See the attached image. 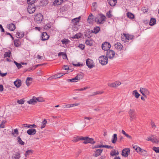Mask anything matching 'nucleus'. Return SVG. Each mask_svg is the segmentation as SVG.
Masks as SVG:
<instances>
[{
    "mask_svg": "<svg viewBox=\"0 0 159 159\" xmlns=\"http://www.w3.org/2000/svg\"><path fill=\"white\" fill-rule=\"evenodd\" d=\"M129 115L135 114V111L134 109H130L129 110Z\"/></svg>",
    "mask_w": 159,
    "mask_h": 159,
    "instance_id": "obj_45",
    "label": "nucleus"
},
{
    "mask_svg": "<svg viewBox=\"0 0 159 159\" xmlns=\"http://www.w3.org/2000/svg\"><path fill=\"white\" fill-rule=\"evenodd\" d=\"M80 105V103H74V104H70V107H72L75 106H79Z\"/></svg>",
    "mask_w": 159,
    "mask_h": 159,
    "instance_id": "obj_57",
    "label": "nucleus"
},
{
    "mask_svg": "<svg viewBox=\"0 0 159 159\" xmlns=\"http://www.w3.org/2000/svg\"><path fill=\"white\" fill-rule=\"evenodd\" d=\"M130 150L129 148H126L123 149L122 152V155L124 157H127L129 155Z\"/></svg>",
    "mask_w": 159,
    "mask_h": 159,
    "instance_id": "obj_10",
    "label": "nucleus"
},
{
    "mask_svg": "<svg viewBox=\"0 0 159 159\" xmlns=\"http://www.w3.org/2000/svg\"><path fill=\"white\" fill-rule=\"evenodd\" d=\"M83 140H84V141L83 142V143L84 144H86L88 143L94 144L95 143V142L94 141L93 139L92 138L83 137Z\"/></svg>",
    "mask_w": 159,
    "mask_h": 159,
    "instance_id": "obj_5",
    "label": "nucleus"
},
{
    "mask_svg": "<svg viewBox=\"0 0 159 159\" xmlns=\"http://www.w3.org/2000/svg\"><path fill=\"white\" fill-rule=\"evenodd\" d=\"M119 154V152L118 151L117 152H116V151L115 150H113L110 153L111 155L112 156H114L115 155H117Z\"/></svg>",
    "mask_w": 159,
    "mask_h": 159,
    "instance_id": "obj_39",
    "label": "nucleus"
},
{
    "mask_svg": "<svg viewBox=\"0 0 159 159\" xmlns=\"http://www.w3.org/2000/svg\"><path fill=\"white\" fill-rule=\"evenodd\" d=\"M19 134L17 129H14V132L12 133V134L15 137H16Z\"/></svg>",
    "mask_w": 159,
    "mask_h": 159,
    "instance_id": "obj_37",
    "label": "nucleus"
},
{
    "mask_svg": "<svg viewBox=\"0 0 159 159\" xmlns=\"http://www.w3.org/2000/svg\"><path fill=\"white\" fill-rule=\"evenodd\" d=\"M140 91L142 94L144 96L146 97L145 94L148 95L149 92L147 89L145 88H140Z\"/></svg>",
    "mask_w": 159,
    "mask_h": 159,
    "instance_id": "obj_11",
    "label": "nucleus"
},
{
    "mask_svg": "<svg viewBox=\"0 0 159 159\" xmlns=\"http://www.w3.org/2000/svg\"><path fill=\"white\" fill-rule=\"evenodd\" d=\"M84 75L83 73H80L78 74L76 77L71 79H68V80H80L83 78Z\"/></svg>",
    "mask_w": 159,
    "mask_h": 159,
    "instance_id": "obj_16",
    "label": "nucleus"
},
{
    "mask_svg": "<svg viewBox=\"0 0 159 159\" xmlns=\"http://www.w3.org/2000/svg\"><path fill=\"white\" fill-rule=\"evenodd\" d=\"M35 10V7L34 4H28L27 10L30 14L33 13Z\"/></svg>",
    "mask_w": 159,
    "mask_h": 159,
    "instance_id": "obj_7",
    "label": "nucleus"
},
{
    "mask_svg": "<svg viewBox=\"0 0 159 159\" xmlns=\"http://www.w3.org/2000/svg\"><path fill=\"white\" fill-rule=\"evenodd\" d=\"M81 35L80 34H76L73 37V38H77V39H79V38H81Z\"/></svg>",
    "mask_w": 159,
    "mask_h": 159,
    "instance_id": "obj_60",
    "label": "nucleus"
},
{
    "mask_svg": "<svg viewBox=\"0 0 159 159\" xmlns=\"http://www.w3.org/2000/svg\"><path fill=\"white\" fill-rule=\"evenodd\" d=\"M100 30V28L99 27H97L95 28H94L92 31L93 33H94L95 34H97L98 33Z\"/></svg>",
    "mask_w": 159,
    "mask_h": 159,
    "instance_id": "obj_36",
    "label": "nucleus"
},
{
    "mask_svg": "<svg viewBox=\"0 0 159 159\" xmlns=\"http://www.w3.org/2000/svg\"><path fill=\"white\" fill-rule=\"evenodd\" d=\"M14 63L16 65L18 69L22 67L21 64L18 63L16 61H14Z\"/></svg>",
    "mask_w": 159,
    "mask_h": 159,
    "instance_id": "obj_50",
    "label": "nucleus"
},
{
    "mask_svg": "<svg viewBox=\"0 0 159 159\" xmlns=\"http://www.w3.org/2000/svg\"><path fill=\"white\" fill-rule=\"evenodd\" d=\"M14 83L17 88H19L21 84V80H16L14 82Z\"/></svg>",
    "mask_w": 159,
    "mask_h": 159,
    "instance_id": "obj_25",
    "label": "nucleus"
},
{
    "mask_svg": "<svg viewBox=\"0 0 159 159\" xmlns=\"http://www.w3.org/2000/svg\"><path fill=\"white\" fill-rule=\"evenodd\" d=\"M69 41V40L65 39H64L62 41L63 44H67L68 43Z\"/></svg>",
    "mask_w": 159,
    "mask_h": 159,
    "instance_id": "obj_58",
    "label": "nucleus"
},
{
    "mask_svg": "<svg viewBox=\"0 0 159 159\" xmlns=\"http://www.w3.org/2000/svg\"><path fill=\"white\" fill-rule=\"evenodd\" d=\"M107 1L111 6H114L117 2L116 0H107Z\"/></svg>",
    "mask_w": 159,
    "mask_h": 159,
    "instance_id": "obj_24",
    "label": "nucleus"
},
{
    "mask_svg": "<svg viewBox=\"0 0 159 159\" xmlns=\"http://www.w3.org/2000/svg\"><path fill=\"white\" fill-rule=\"evenodd\" d=\"M85 43L87 45H89V46H91L92 45L91 41L89 40H86L85 42Z\"/></svg>",
    "mask_w": 159,
    "mask_h": 159,
    "instance_id": "obj_59",
    "label": "nucleus"
},
{
    "mask_svg": "<svg viewBox=\"0 0 159 159\" xmlns=\"http://www.w3.org/2000/svg\"><path fill=\"white\" fill-rule=\"evenodd\" d=\"M146 140L147 141H150L153 143H159V141L155 137V136L153 135H152L151 136L148 137Z\"/></svg>",
    "mask_w": 159,
    "mask_h": 159,
    "instance_id": "obj_4",
    "label": "nucleus"
},
{
    "mask_svg": "<svg viewBox=\"0 0 159 159\" xmlns=\"http://www.w3.org/2000/svg\"><path fill=\"white\" fill-rule=\"evenodd\" d=\"M108 148L112 149L113 148V147L109 145H96L94 146V147H93V148Z\"/></svg>",
    "mask_w": 159,
    "mask_h": 159,
    "instance_id": "obj_14",
    "label": "nucleus"
},
{
    "mask_svg": "<svg viewBox=\"0 0 159 159\" xmlns=\"http://www.w3.org/2000/svg\"><path fill=\"white\" fill-rule=\"evenodd\" d=\"M111 11H109L107 13V16L108 18L111 17L112 15L111 14Z\"/></svg>",
    "mask_w": 159,
    "mask_h": 159,
    "instance_id": "obj_61",
    "label": "nucleus"
},
{
    "mask_svg": "<svg viewBox=\"0 0 159 159\" xmlns=\"http://www.w3.org/2000/svg\"><path fill=\"white\" fill-rule=\"evenodd\" d=\"M86 64L88 67L90 68H92L94 66L93 60L89 58L86 60Z\"/></svg>",
    "mask_w": 159,
    "mask_h": 159,
    "instance_id": "obj_9",
    "label": "nucleus"
},
{
    "mask_svg": "<svg viewBox=\"0 0 159 159\" xmlns=\"http://www.w3.org/2000/svg\"><path fill=\"white\" fill-rule=\"evenodd\" d=\"M92 117H86V116H85L84 117V121L85 123H88V121H86V120H90L92 119Z\"/></svg>",
    "mask_w": 159,
    "mask_h": 159,
    "instance_id": "obj_51",
    "label": "nucleus"
},
{
    "mask_svg": "<svg viewBox=\"0 0 159 159\" xmlns=\"http://www.w3.org/2000/svg\"><path fill=\"white\" fill-rule=\"evenodd\" d=\"M19 44V41L18 39H16L14 41V44L16 47H18Z\"/></svg>",
    "mask_w": 159,
    "mask_h": 159,
    "instance_id": "obj_43",
    "label": "nucleus"
},
{
    "mask_svg": "<svg viewBox=\"0 0 159 159\" xmlns=\"http://www.w3.org/2000/svg\"><path fill=\"white\" fill-rule=\"evenodd\" d=\"M63 2V0H56L53 2V4L55 6H57L61 5Z\"/></svg>",
    "mask_w": 159,
    "mask_h": 159,
    "instance_id": "obj_27",
    "label": "nucleus"
},
{
    "mask_svg": "<svg viewBox=\"0 0 159 159\" xmlns=\"http://www.w3.org/2000/svg\"><path fill=\"white\" fill-rule=\"evenodd\" d=\"M152 149L156 153H159V147H153Z\"/></svg>",
    "mask_w": 159,
    "mask_h": 159,
    "instance_id": "obj_54",
    "label": "nucleus"
},
{
    "mask_svg": "<svg viewBox=\"0 0 159 159\" xmlns=\"http://www.w3.org/2000/svg\"><path fill=\"white\" fill-rule=\"evenodd\" d=\"M93 19V15L92 14H90L88 18V21L89 23H91L92 22Z\"/></svg>",
    "mask_w": 159,
    "mask_h": 159,
    "instance_id": "obj_32",
    "label": "nucleus"
},
{
    "mask_svg": "<svg viewBox=\"0 0 159 159\" xmlns=\"http://www.w3.org/2000/svg\"><path fill=\"white\" fill-rule=\"evenodd\" d=\"M64 74L63 73H60L58 74H56L57 78V79L60 78L61 77L64 75Z\"/></svg>",
    "mask_w": 159,
    "mask_h": 159,
    "instance_id": "obj_56",
    "label": "nucleus"
},
{
    "mask_svg": "<svg viewBox=\"0 0 159 159\" xmlns=\"http://www.w3.org/2000/svg\"><path fill=\"white\" fill-rule=\"evenodd\" d=\"M117 134H114L112 136V138L111 140L112 143H115L117 140Z\"/></svg>",
    "mask_w": 159,
    "mask_h": 159,
    "instance_id": "obj_26",
    "label": "nucleus"
},
{
    "mask_svg": "<svg viewBox=\"0 0 159 159\" xmlns=\"http://www.w3.org/2000/svg\"><path fill=\"white\" fill-rule=\"evenodd\" d=\"M128 17L131 19H133L134 18V15L130 12H128L127 14Z\"/></svg>",
    "mask_w": 159,
    "mask_h": 159,
    "instance_id": "obj_41",
    "label": "nucleus"
},
{
    "mask_svg": "<svg viewBox=\"0 0 159 159\" xmlns=\"http://www.w3.org/2000/svg\"><path fill=\"white\" fill-rule=\"evenodd\" d=\"M37 102H42L44 101V100L41 97H36Z\"/></svg>",
    "mask_w": 159,
    "mask_h": 159,
    "instance_id": "obj_42",
    "label": "nucleus"
},
{
    "mask_svg": "<svg viewBox=\"0 0 159 159\" xmlns=\"http://www.w3.org/2000/svg\"><path fill=\"white\" fill-rule=\"evenodd\" d=\"M47 122V120L46 119H44L43 120L42 122L41 125L40 127V128L41 129L44 128L46 126Z\"/></svg>",
    "mask_w": 159,
    "mask_h": 159,
    "instance_id": "obj_30",
    "label": "nucleus"
},
{
    "mask_svg": "<svg viewBox=\"0 0 159 159\" xmlns=\"http://www.w3.org/2000/svg\"><path fill=\"white\" fill-rule=\"evenodd\" d=\"M107 57L109 59H113L115 56V52L112 50H108L107 52Z\"/></svg>",
    "mask_w": 159,
    "mask_h": 159,
    "instance_id": "obj_6",
    "label": "nucleus"
},
{
    "mask_svg": "<svg viewBox=\"0 0 159 159\" xmlns=\"http://www.w3.org/2000/svg\"><path fill=\"white\" fill-rule=\"evenodd\" d=\"M25 82L26 85L29 86L32 83V80H25Z\"/></svg>",
    "mask_w": 159,
    "mask_h": 159,
    "instance_id": "obj_53",
    "label": "nucleus"
},
{
    "mask_svg": "<svg viewBox=\"0 0 159 159\" xmlns=\"http://www.w3.org/2000/svg\"><path fill=\"white\" fill-rule=\"evenodd\" d=\"M83 137L81 136H78L77 137H74L73 139L72 140V141L73 142H76L79 141L80 140H83Z\"/></svg>",
    "mask_w": 159,
    "mask_h": 159,
    "instance_id": "obj_20",
    "label": "nucleus"
},
{
    "mask_svg": "<svg viewBox=\"0 0 159 159\" xmlns=\"http://www.w3.org/2000/svg\"><path fill=\"white\" fill-rule=\"evenodd\" d=\"M129 116L130 117V120H131V121L133 120H134L136 118L135 114L131 115H129Z\"/></svg>",
    "mask_w": 159,
    "mask_h": 159,
    "instance_id": "obj_52",
    "label": "nucleus"
},
{
    "mask_svg": "<svg viewBox=\"0 0 159 159\" xmlns=\"http://www.w3.org/2000/svg\"><path fill=\"white\" fill-rule=\"evenodd\" d=\"M138 150L137 151V152L141 153V154L145 155L147 154V151L143 149H142L141 148L138 147Z\"/></svg>",
    "mask_w": 159,
    "mask_h": 159,
    "instance_id": "obj_19",
    "label": "nucleus"
},
{
    "mask_svg": "<svg viewBox=\"0 0 159 159\" xmlns=\"http://www.w3.org/2000/svg\"><path fill=\"white\" fill-rule=\"evenodd\" d=\"M28 127L29 128H31V129H33V128H36V125L34 124H33L32 125H28Z\"/></svg>",
    "mask_w": 159,
    "mask_h": 159,
    "instance_id": "obj_64",
    "label": "nucleus"
},
{
    "mask_svg": "<svg viewBox=\"0 0 159 159\" xmlns=\"http://www.w3.org/2000/svg\"><path fill=\"white\" fill-rule=\"evenodd\" d=\"M27 102L30 104H34L35 103H36V97L34 96L30 100L28 101Z\"/></svg>",
    "mask_w": 159,
    "mask_h": 159,
    "instance_id": "obj_15",
    "label": "nucleus"
},
{
    "mask_svg": "<svg viewBox=\"0 0 159 159\" xmlns=\"http://www.w3.org/2000/svg\"><path fill=\"white\" fill-rule=\"evenodd\" d=\"M103 149H95L93 156L95 157H97L100 155Z\"/></svg>",
    "mask_w": 159,
    "mask_h": 159,
    "instance_id": "obj_12",
    "label": "nucleus"
},
{
    "mask_svg": "<svg viewBox=\"0 0 159 159\" xmlns=\"http://www.w3.org/2000/svg\"><path fill=\"white\" fill-rule=\"evenodd\" d=\"M111 45L110 43L107 42H105L102 45V49L104 50L108 51L111 48Z\"/></svg>",
    "mask_w": 159,
    "mask_h": 159,
    "instance_id": "obj_8",
    "label": "nucleus"
},
{
    "mask_svg": "<svg viewBox=\"0 0 159 159\" xmlns=\"http://www.w3.org/2000/svg\"><path fill=\"white\" fill-rule=\"evenodd\" d=\"M133 95L134 96L137 98H138L140 96L139 94L137 92L136 90H134L133 92Z\"/></svg>",
    "mask_w": 159,
    "mask_h": 159,
    "instance_id": "obj_31",
    "label": "nucleus"
},
{
    "mask_svg": "<svg viewBox=\"0 0 159 159\" xmlns=\"http://www.w3.org/2000/svg\"><path fill=\"white\" fill-rule=\"evenodd\" d=\"M114 83L116 84V87L117 86H119L121 84V83L120 82L118 81H116L115 82H114Z\"/></svg>",
    "mask_w": 159,
    "mask_h": 159,
    "instance_id": "obj_62",
    "label": "nucleus"
},
{
    "mask_svg": "<svg viewBox=\"0 0 159 159\" xmlns=\"http://www.w3.org/2000/svg\"><path fill=\"white\" fill-rule=\"evenodd\" d=\"M156 20L154 18H151L149 22V25L151 26H153L156 24Z\"/></svg>",
    "mask_w": 159,
    "mask_h": 159,
    "instance_id": "obj_29",
    "label": "nucleus"
},
{
    "mask_svg": "<svg viewBox=\"0 0 159 159\" xmlns=\"http://www.w3.org/2000/svg\"><path fill=\"white\" fill-rule=\"evenodd\" d=\"M17 142L18 143L21 145H24L25 144V142L23 141L20 136H18L17 138Z\"/></svg>",
    "mask_w": 159,
    "mask_h": 159,
    "instance_id": "obj_35",
    "label": "nucleus"
},
{
    "mask_svg": "<svg viewBox=\"0 0 159 159\" xmlns=\"http://www.w3.org/2000/svg\"><path fill=\"white\" fill-rule=\"evenodd\" d=\"M80 17L79 16L78 18H76L73 19L72 20V21L74 22L75 23H76L79 21L80 20Z\"/></svg>",
    "mask_w": 159,
    "mask_h": 159,
    "instance_id": "obj_47",
    "label": "nucleus"
},
{
    "mask_svg": "<svg viewBox=\"0 0 159 159\" xmlns=\"http://www.w3.org/2000/svg\"><path fill=\"white\" fill-rule=\"evenodd\" d=\"M108 85L110 87L112 88H115L116 87V85L114 83H108Z\"/></svg>",
    "mask_w": 159,
    "mask_h": 159,
    "instance_id": "obj_46",
    "label": "nucleus"
},
{
    "mask_svg": "<svg viewBox=\"0 0 159 159\" xmlns=\"http://www.w3.org/2000/svg\"><path fill=\"white\" fill-rule=\"evenodd\" d=\"M36 132V130L35 129H28L27 132V133L29 135L35 134Z\"/></svg>",
    "mask_w": 159,
    "mask_h": 159,
    "instance_id": "obj_18",
    "label": "nucleus"
},
{
    "mask_svg": "<svg viewBox=\"0 0 159 159\" xmlns=\"http://www.w3.org/2000/svg\"><path fill=\"white\" fill-rule=\"evenodd\" d=\"M123 36L125 38V39L129 40V39H132L134 37L132 35H130L128 34H124Z\"/></svg>",
    "mask_w": 159,
    "mask_h": 159,
    "instance_id": "obj_22",
    "label": "nucleus"
},
{
    "mask_svg": "<svg viewBox=\"0 0 159 159\" xmlns=\"http://www.w3.org/2000/svg\"><path fill=\"white\" fill-rule=\"evenodd\" d=\"M151 125L152 128L155 129L156 127V126L154 122L152 120H151Z\"/></svg>",
    "mask_w": 159,
    "mask_h": 159,
    "instance_id": "obj_55",
    "label": "nucleus"
},
{
    "mask_svg": "<svg viewBox=\"0 0 159 159\" xmlns=\"http://www.w3.org/2000/svg\"><path fill=\"white\" fill-rule=\"evenodd\" d=\"M34 20L38 23H40L43 20V16L41 13H39L34 17Z\"/></svg>",
    "mask_w": 159,
    "mask_h": 159,
    "instance_id": "obj_3",
    "label": "nucleus"
},
{
    "mask_svg": "<svg viewBox=\"0 0 159 159\" xmlns=\"http://www.w3.org/2000/svg\"><path fill=\"white\" fill-rule=\"evenodd\" d=\"M49 38V35L45 32H43L42 34V39L44 41L48 39Z\"/></svg>",
    "mask_w": 159,
    "mask_h": 159,
    "instance_id": "obj_17",
    "label": "nucleus"
},
{
    "mask_svg": "<svg viewBox=\"0 0 159 159\" xmlns=\"http://www.w3.org/2000/svg\"><path fill=\"white\" fill-rule=\"evenodd\" d=\"M33 153V151L32 150H28L26 151L25 154V156L26 157H28L30 155L32 154Z\"/></svg>",
    "mask_w": 159,
    "mask_h": 159,
    "instance_id": "obj_28",
    "label": "nucleus"
},
{
    "mask_svg": "<svg viewBox=\"0 0 159 159\" xmlns=\"http://www.w3.org/2000/svg\"><path fill=\"white\" fill-rule=\"evenodd\" d=\"M7 121L6 120H3L2 121L1 123L0 124V128H3L5 127V124L7 123Z\"/></svg>",
    "mask_w": 159,
    "mask_h": 159,
    "instance_id": "obj_38",
    "label": "nucleus"
},
{
    "mask_svg": "<svg viewBox=\"0 0 159 159\" xmlns=\"http://www.w3.org/2000/svg\"><path fill=\"white\" fill-rule=\"evenodd\" d=\"M36 0H27V2L28 4H34Z\"/></svg>",
    "mask_w": 159,
    "mask_h": 159,
    "instance_id": "obj_48",
    "label": "nucleus"
},
{
    "mask_svg": "<svg viewBox=\"0 0 159 159\" xmlns=\"http://www.w3.org/2000/svg\"><path fill=\"white\" fill-rule=\"evenodd\" d=\"M106 17L102 14H99L95 19V22L98 24H101L104 23L105 21Z\"/></svg>",
    "mask_w": 159,
    "mask_h": 159,
    "instance_id": "obj_1",
    "label": "nucleus"
},
{
    "mask_svg": "<svg viewBox=\"0 0 159 159\" xmlns=\"http://www.w3.org/2000/svg\"><path fill=\"white\" fill-rule=\"evenodd\" d=\"M8 29L11 31H13L16 29L15 25L13 23L9 24L8 26Z\"/></svg>",
    "mask_w": 159,
    "mask_h": 159,
    "instance_id": "obj_23",
    "label": "nucleus"
},
{
    "mask_svg": "<svg viewBox=\"0 0 159 159\" xmlns=\"http://www.w3.org/2000/svg\"><path fill=\"white\" fill-rule=\"evenodd\" d=\"M4 57H10L11 56V52L9 51L8 52H6L4 55Z\"/></svg>",
    "mask_w": 159,
    "mask_h": 159,
    "instance_id": "obj_44",
    "label": "nucleus"
},
{
    "mask_svg": "<svg viewBox=\"0 0 159 159\" xmlns=\"http://www.w3.org/2000/svg\"><path fill=\"white\" fill-rule=\"evenodd\" d=\"M99 61L102 65H105L108 62V58L105 56H102L99 57Z\"/></svg>",
    "mask_w": 159,
    "mask_h": 159,
    "instance_id": "obj_2",
    "label": "nucleus"
},
{
    "mask_svg": "<svg viewBox=\"0 0 159 159\" xmlns=\"http://www.w3.org/2000/svg\"><path fill=\"white\" fill-rule=\"evenodd\" d=\"M115 47L117 50L120 51L123 49V46L120 43H117L115 44Z\"/></svg>",
    "mask_w": 159,
    "mask_h": 159,
    "instance_id": "obj_13",
    "label": "nucleus"
},
{
    "mask_svg": "<svg viewBox=\"0 0 159 159\" xmlns=\"http://www.w3.org/2000/svg\"><path fill=\"white\" fill-rule=\"evenodd\" d=\"M104 92L103 91H98L95 92H93L91 95H90L91 96H94L96 95L102 94Z\"/></svg>",
    "mask_w": 159,
    "mask_h": 159,
    "instance_id": "obj_33",
    "label": "nucleus"
},
{
    "mask_svg": "<svg viewBox=\"0 0 159 159\" xmlns=\"http://www.w3.org/2000/svg\"><path fill=\"white\" fill-rule=\"evenodd\" d=\"M122 133L124 135H125V136L127 137V138H129V139H131L132 137L129 135L128 134H126L125 132L123 130H122Z\"/></svg>",
    "mask_w": 159,
    "mask_h": 159,
    "instance_id": "obj_40",
    "label": "nucleus"
},
{
    "mask_svg": "<svg viewBox=\"0 0 159 159\" xmlns=\"http://www.w3.org/2000/svg\"><path fill=\"white\" fill-rule=\"evenodd\" d=\"M24 36V34L23 33H20L19 32H18L16 33V36L17 38H22Z\"/></svg>",
    "mask_w": 159,
    "mask_h": 159,
    "instance_id": "obj_34",
    "label": "nucleus"
},
{
    "mask_svg": "<svg viewBox=\"0 0 159 159\" xmlns=\"http://www.w3.org/2000/svg\"><path fill=\"white\" fill-rule=\"evenodd\" d=\"M50 79V80H54L57 79V76L56 75H53L49 78Z\"/></svg>",
    "mask_w": 159,
    "mask_h": 159,
    "instance_id": "obj_63",
    "label": "nucleus"
},
{
    "mask_svg": "<svg viewBox=\"0 0 159 159\" xmlns=\"http://www.w3.org/2000/svg\"><path fill=\"white\" fill-rule=\"evenodd\" d=\"M25 101L24 99H22L20 100H18L17 101V102L20 104H23L24 103Z\"/></svg>",
    "mask_w": 159,
    "mask_h": 159,
    "instance_id": "obj_49",
    "label": "nucleus"
},
{
    "mask_svg": "<svg viewBox=\"0 0 159 159\" xmlns=\"http://www.w3.org/2000/svg\"><path fill=\"white\" fill-rule=\"evenodd\" d=\"M20 154L19 152L16 153L12 157V159H20Z\"/></svg>",
    "mask_w": 159,
    "mask_h": 159,
    "instance_id": "obj_21",
    "label": "nucleus"
}]
</instances>
